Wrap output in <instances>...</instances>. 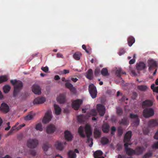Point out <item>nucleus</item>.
<instances>
[{"mask_svg": "<svg viewBox=\"0 0 158 158\" xmlns=\"http://www.w3.org/2000/svg\"><path fill=\"white\" fill-rule=\"evenodd\" d=\"M101 74L103 76H106L109 75L108 70L106 68H103L101 71Z\"/></svg>", "mask_w": 158, "mask_h": 158, "instance_id": "nucleus-33", "label": "nucleus"}, {"mask_svg": "<svg viewBox=\"0 0 158 158\" xmlns=\"http://www.w3.org/2000/svg\"><path fill=\"white\" fill-rule=\"evenodd\" d=\"M152 156V153L151 152L146 153L143 156V158H149Z\"/></svg>", "mask_w": 158, "mask_h": 158, "instance_id": "nucleus-41", "label": "nucleus"}, {"mask_svg": "<svg viewBox=\"0 0 158 158\" xmlns=\"http://www.w3.org/2000/svg\"><path fill=\"white\" fill-rule=\"evenodd\" d=\"M148 66L149 67V70L151 71L157 67V64L156 62L154 60H149L148 62Z\"/></svg>", "mask_w": 158, "mask_h": 158, "instance_id": "nucleus-11", "label": "nucleus"}, {"mask_svg": "<svg viewBox=\"0 0 158 158\" xmlns=\"http://www.w3.org/2000/svg\"><path fill=\"white\" fill-rule=\"evenodd\" d=\"M101 142L103 144H106L108 143L109 140L107 138L104 137L102 138Z\"/></svg>", "mask_w": 158, "mask_h": 158, "instance_id": "nucleus-36", "label": "nucleus"}, {"mask_svg": "<svg viewBox=\"0 0 158 158\" xmlns=\"http://www.w3.org/2000/svg\"><path fill=\"white\" fill-rule=\"evenodd\" d=\"M85 130L87 138V142L88 143L91 142V143L89 145V146L91 147L93 145V142L92 139L90 138V136L92 133L90 126L88 124L86 125L85 127Z\"/></svg>", "mask_w": 158, "mask_h": 158, "instance_id": "nucleus-3", "label": "nucleus"}, {"mask_svg": "<svg viewBox=\"0 0 158 158\" xmlns=\"http://www.w3.org/2000/svg\"><path fill=\"white\" fill-rule=\"evenodd\" d=\"M7 125H8V127H6L5 128V130L6 131H8V130H9L10 129V122H8L7 123Z\"/></svg>", "mask_w": 158, "mask_h": 158, "instance_id": "nucleus-59", "label": "nucleus"}, {"mask_svg": "<svg viewBox=\"0 0 158 158\" xmlns=\"http://www.w3.org/2000/svg\"><path fill=\"white\" fill-rule=\"evenodd\" d=\"M143 132L144 134L145 135H147L149 133V130L148 129H146L145 130H143Z\"/></svg>", "mask_w": 158, "mask_h": 158, "instance_id": "nucleus-63", "label": "nucleus"}, {"mask_svg": "<svg viewBox=\"0 0 158 158\" xmlns=\"http://www.w3.org/2000/svg\"><path fill=\"white\" fill-rule=\"evenodd\" d=\"M128 100V99L126 98L125 96H123L120 100L121 102H124L125 100Z\"/></svg>", "mask_w": 158, "mask_h": 158, "instance_id": "nucleus-56", "label": "nucleus"}, {"mask_svg": "<svg viewBox=\"0 0 158 158\" xmlns=\"http://www.w3.org/2000/svg\"><path fill=\"white\" fill-rule=\"evenodd\" d=\"M35 129L37 130L42 131L43 130V129L42 128V125L40 123L37 124L36 126Z\"/></svg>", "mask_w": 158, "mask_h": 158, "instance_id": "nucleus-42", "label": "nucleus"}, {"mask_svg": "<svg viewBox=\"0 0 158 158\" xmlns=\"http://www.w3.org/2000/svg\"><path fill=\"white\" fill-rule=\"evenodd\" d=\"M65 86L66 87L69 89L72 93L73 94L75 93L76 92V89L72 84L69 82H67L65 83Z\"/></svg>", "mask_w": 158, "mask_h": 158, "instance_id": "nucleus-17", "label": "nucleus"}, {"mask_svg": "<svg viewBox=\"0 0 158 158\" xmlns=\"http://www.w3.org/2000/svg\"><path fill=\"white\" fill-rule=\"evenodd\" d=\"M154 139L158 140V130L155 133L154 136Z\"/></svg>", "mask_w": 158, "mask_h": 158, "instance_id": "nucleus-55", "label": "nucleus"}, {"mask_svg": "<svg viewBox=\"0 0 158 158\" xmlns=\"http://www.w3.org/2000/svg\"><path fill=\"white\" fill-rule=\"evenodd\" d=\"M50 146L48 143H47L44 144L43 148L44 151H47Z\"/></svg>", "mask_w": 158, "mask_h": 158, "instance_id": "nucleus-43", "label": "nucleus"}, {"mask_svg": "<svg viewBox=\"0 0 158 158\" xmlns=\"http://www.w3.org/2000/svg\"><path fill=\"white\" fill-rule=\"evenodd\" d=\"M82 103V101L80 99H77L74 101L72 103V106L75 110H78Z\"/></svg>", "mask_w": 158, "mask_h": 158, "instance_id": "nucleus-9", "label": "nucleus"}, {"mask_svg": "<svg viewBox=\"0 0 158 158\" xmlns=\"http://www.w3.org/2000/svg\"><path fill=\"white\" fill-rule=\"evenodd\" d=\"M148 126L150 128H153L158 126V120L151 119L148 122Z\"/></svg>", "mask_w": 158, "mask_h": 158, "instance_id": "nucleus-13", "label": "nucleus"}, {"mask_svg": "<svg viewBox=\"0 0 158 158\" xmlns=\"http://www.w3.org/2000/svg\"><path fill=\"white\" fill-rule=\"evenodd\" d=\"M11 84L14 86L13 96L14 97H17L20 94V91L22 89L23 84L22 81L16 80H12L10 81Z\"/></svg>", "mask_w": 158, "mask_h": 158, "instance_id": "nucleus-2", "label": "nucleus"}, {"mask_svg": "<svg viewBox=\"0 0 158 158\" xmlns=\"http://www.w3.org/2000/svg\"><path fill=\"white\" fill-rule=\"evenodd\" d=\"M102 152L100 150L96 151L93 154L94 158H105L102 156Z\"/></svg>", "mask_w": 158, "mask_h": 158, "instance_id": "nucleus-18", "label": "nucleus"}, {"mask_svg": "<svg viewBox=\"0 0 158 158\" xmlns=\"http://www.w3.org/2000/svg\"><path fill=\"white\" fill-rule=\"evenodd\" d=\"M100 72V69L99 68H96L94 71V75L96 76H97L98 75L99 73Z\"/></svg>", "mask_w": 158, "mask_h": 158, "instance_id": "nucleus-50", "label": "nucleus"}, {"mask_svg": "<svg viewBox=\"0 0 158 158\" xmlns=\"http://www.w3.org/2000/svg\"><path fill=\"white\" fill-rule=\"evenodd\" d=\"M137 89L141 91L145 92L148 89V88L146 85H138L137 86Z\"/></svg>", "mask_w": 158, "mask_h": 158, "instance_id": "nucleus-29", "label": "nucleus"}, {"mask_svg": "<svg viewBox=\"0 0 158 158\" xmlns=\"http://www.w3.org/2000/svg\"><path fill=\"white\" fill-rule=\"evenodd\" d=\"M33 118V115L31 114H28L24 117L25 120L28 121L32 119Z\"/></svg>", "mask_w": 158, "mask_h": 158, "instance_id": "nucleus-38", "label": "nucleus"}, {"mask_svg": "<svg viewBox=\"0 0 158 158\" xmlns=\"http://www.w3.org/2000/svg\"><path fill=\"white\" fill-rule=\"evenodd\" d=\"M118 158H126V156L125 155H121L119 154L118 155Z\"/></svg>", "mask_w": 158, "mask_h": 158, "instance_id": "nucleus-64", "label": "nucleus"}, {"mask_svg": "<svg viewBox=\"0 0 158 158\" xmlns=\"http://www.w3.org/2000/svg\"><path fill=\"white\" fill-rule=\"evenodd\" d=\"M97 112L95 110L93 109L91 111L90 114L93 116H96L97 115Z\"/></svg>", "mask_w": 158, "mask_h": 158, "instance_id": "nucleus-49", "label": "nucleus"}, {"mask_svg": "<svg viewBox=\"0 0 158 158\" xmlns=\"http://www.w3.org/2000/svg\"><path fill=\"white\" fill-rule=\"evenodd\" d=\"M94 134L95 137L99 138L101 136V131L98 128H95L94 130Z\"/></svg>", "mask_w": 158, "mask_h": 158, "instance_id": "nucleus-31", "label": "nucleus"}, {"mask_svg": "<svg viewBox=\"0 0 158 158\" xmlns=\"http://www.w3.org/2000/svg\"><path fill=\"white\" fill-rule=\"evenodd\" d=\"M0 110L2 111L7 113L9 110V107L7 104L5 103H2L1 104Z\"/></svg>", "mask_w": 158, "mask_h": 158, "instance_id": "nucleus-16", "label": "nucleus"}, {"mask_svg": "<svg viewBox=\"0 0 158 158\" xmlns=\"http://www.w3.org/2000/svg\"><path fill=\"white\" fill-rule=\"evenodd\" d=\"M146 68V65L145 63L143 62H139L136 64V68L138 70H142Z\"/></svg>", "mask_w": 158, "mask_h": 158, "instance_id": "nucleus-23", "label": "nucleus"}, {"mask_svg": "<svg viewBox=\"0 0 158 158\" xmlns=\"http://www.w3.org/2000/svg\"><path fill=\"white\" fill-rule=\"evenodd\" d=\"M52 118V112L50 110H48L45 114L42 120L44 124L48 123L51 120Z\"/></svg>", "mask_w": 158, "mask_h": 158, "instance_id": "nucleus-7", "label": "nucleus"}, {"mask_svg": "<svg viewBox=\"0 0 158 158\" xmlns=\"http://www.w3.org/2000/svg\"><path fill=\"white\" fill-rule=\"evenodd\" d=\"M23 137V135L22 134H20L18 135L17 138L21 140V139H22Z\"/></svg>", "mask_w": 158, "mask_h": 158, "instance_id": "nucleus-62", "label": "nucleus"}, {"mask_svg": "<svg viewBox=\"0 0 158 158\" xmlns=\"http://www.w3.org/2000/svg\"><path fill=\"white\" fill-rule=\"evenodd\" d=\"M144 150V148L143 147H138L136 148L134 151L135 155H140L142 154Z\"/></svg>", "mask_w": 158, "mask_h": 158, "instance_id": "nucleus-22", "label": "nucleus"}, {"mask_svg": "<svg viewBox=\"0 0 158 158\" xmlns=\"http://www.w3.org/2000/svg\"><path fill=\"white\" fill-rule=\"evenodd\" d=\"M131 136V131H128L126 132L124 137L123 140L124 142H126L124 144L125 152L127 155L130 156H131L133 155H135V152L134 150L128 147V146L131 145V144L128 143L127 142H129L130 141Z\"/></svg>", "mask_w": 158, "mask_h": 158, "instance_id": "nucleus-1", "label": "nucleus"}, {"mask_svg": "<svg viewBox=\"0 0 158 158\" xmlns=\"http://www.w3.org/2000/svg\"><path fill=\"white\" fill-rule=\"evenodd\" d=\"M64 137L65 139L68 141H71L73 137L70 132L68 131H65Z\"/></svg>", "mask_w": 158, "mask_h": 158, "instance_id": "nucleus-19", "label": "nucleus"}, {"mask_svg": "<svg viewBox=\"0 0 158 158\" xmlns=\"http://www.w3.org/2000/svg\"><path fill=\"white\" fill-rule=\"evenodd\" d=\"M97 109L99 115L103 116L105 112V109L104 106L101 104H98L97 105Z\"/></svg>", "mask_w": 158, "mask_h": 158, "instance_id": "nucleus-10", "label": "nucleus"}, {"mask_svg": "<svg viewBox=\"0 0 158 158\" xmlns=\"http://www.w3.org/2000/svg\"><path fill=\"white\" fill-rule=\"evenodd\" d=\"M81 54L79 52H76L73 55V57L76 60H78L80 59Z\"/></svg>", "mask_w": 158, "mask_h": 158, "instance_id": "nucleus-34", "label": "nucleus"}, {"mask_svg": "<svg viewBox=\"0 0 158 158\" xmlns=\"http://www.w3.org/2000/svg\"><path fill=\"white\" fill-rule=\"evenodd\" d=\"M41 69L44 72H47L48 70V68L47 67H42L41 68Z\"/></svg>", "mask_w": 158, "mask_h": 158, "instance_id": "nucleus-54", "label": "nucleus"}, {"mask_svg": "<svg viewBox=\"0 0 158 158\" xmlns=\"http://www.w3.org/2000/svg\"><path fill=\"white\" fill-rule=\"evenodd\" d=\"M135 59H132L131 60L129 61V63L130 64H132L135 63Z\"/></svg>", "mask_w": 158, "mask_h": 158, "instance_id": "nucleus-61", "label": "nucleus"}, {"mask_svg": "<svg viewBox=\"0 0 158 158\" xmlns=\"http://www.w3.org/2000/svg\"><path fill=\"white\" fill-rule=\"evenodd\" d=\"M57 57L58 58H63V55L60 52H58L57 54Z\"/></svg>", "mask_w": 158, "mask_h": 158, "instance_id": "nucleus-60", "label": "nucleus"}, {"mask_svg": "<svg viewBox=\"0 0 158 158\" xmlns=\"http://www.w3.org/2000/svg\"><path fill=\"white\" fill-rule=\"evenodd\" d=\"M153 105V102L152 100L147 99L142 103V107L143 109L146 108H151Z\"/></svg>", "mask_w": 158, "mask_h": 158, "instance_id": "nucleus-8", "label": "nucleus"}, {"mask_svg": "<svg viewBox=\"0 0 158 158\" xmlns=\"http://www.w3.org/2000/svg\"><path fill=\"white\" fill-rule=\"evenodd\" d=\"M32 91L36 94L40 95L41 93V88L40 86L34 84L32 86Z\"/></svg>", "mask_w": 158, "mask_h": 158, "instance_id": "nucleus-14", "label": "nucleus"}, {"mask_svg": "<svg viewBox=\"0 0 158 158\" xmlns=\"http://www.w3.org/2000/svg\"><path fill=\"white\" fill-rule=\"evenodd\" d=\"M110 126L106 123H104L102 126V130L105 133H107L109 131Z\"/></svg>", "mask_w": 158, "mask_h": 158, "instance_id": "nucleus-27", "label": "nucleus"}, {"mask_svg": "<svg viewBox=\"0 0 158 158\" xmlns=\"http://www.w3.org/2000/svg\"><path fill=\"white\" fill-rule=\"evenodd\" d=\"M57 101L60 103H63L65 101V96L63 94H61L57 98Z\"/></svg>", "mask_w": 158, "mask_h": 158, "instance_id": "nucleus-20", "label": "nucleus"}, {"mask_svg": "<svg viewBox=\"0 0 158 158\" xmlns=\"http://www.w3.org/2000/svg\"><path fill=\"white\" fill-rule=\"evenodd\" d=\"M139 123V118L136 119H135L133 121V126L134 127H137L138 126Z\"/></svg>", "mask_w": 158, "mask_h": 158, "instance_id": "nucleus-40", "label": "nucleus"}, {"mask_svg": "<svg viewBox=\"0 0 158 158\" xmlns=\"http://www.w3.org/2000/svg\"><path fill=\"white\" fill-rule=\"evenodd\" d=\"M86 77L88 79L92 80L93 79V72L91 69H89L86 73Z\"/></svg>", "mask_w": 158, "mask_h": 158, "instance_id": "nucleus-24", "label": "nucleus"}, {"mask_svg": "<svg viewBox=\"0 0 158 158\" xmlns=\"http://www.w3.org/2000/svg\"><path fill=\"white\" fill-rule=\"evenodd\" d=\"M77 120L79 122L82 123L84 121L83 115H80L77 117Z\"/></svg>", "mask_w": 158, "mask_h": 158, "instance_id": "nucleus-44", "label": "nucleus"}, {"mask_svg": "<svg viewBox=\"0 0 158 158\" xmlns=\"http://www.w3.org/2000/svg\"><path fill=\"white\" fill-rule=\"evenodd\" d=\"M30 154L33 156H35L36 155V152L35 150H32L30 152Z\"/></svg>", "mask_w": 158, "mask_h": 158, "instance_id": "nucleus-58", "label": "nucleus"}, {"mask_svg": "<svg viewBox=\"0 0 158 158\" xmlns=\"http://www.w3.org/2000/svg\"><path fill=\"white\" fill-rule=\"evenodd\" d=\"M54 107L55 111V114L56 115H59L61 112V109L58 105L54 104Z\"/></svg>", "mask_w": 158, "mask_h": 158, "instance_id": "nucleus-25", "label": "nucleus"}, {"mask_svg": "<svg viewBox=\"0 0 158 158\" xmlns=\"http://www.w3.org/2000/svg\"><path fill=\"white\" fill-rule=\"evenodd\" d=\"M135 39L133 37L131 36H130L127 39V42L128 45L131 47L135 43Z\"/></svg>", "mask_w": 158, "mask_h": 158, "instance_id": "nucleus-26", "label": "nucleus"}, {"mask_svg": "<svg viewBox=\"0 0 158 158\" xmlns=\"http://www.w3.org/2000/svg\"><path fill=\"white\" fill-rule=\"evenodd\" d=\"M152 148H158V141L154 143L152 146Z\"/></svg>", "mask_w": 158, "mask_h": 158, "instance_id": "nucleus-53", "label": "nucleus"}, {"mask_svg": "<svg viewBox=\"0 0 158 158\" xmlns=\"http://www.w3.org/2000/svg\"><path fill=\"white\" fill-rule=\"evenodd\" d=\"M10 89V87L8 85H5L3 88V91L5 93H8Z\"/></svg>", "mask_w": 158, "mask_h": 158, "instance_id": "nucleus-35", "label": "nucleus"}, {"mask_svg": "<svg viewBox=\"0 0 158 158\" xmlns=\"http://www.w3.org/2000/svg\"><path fill=\"white\" fill-rule=\"evenodd\" d=\"M89 91L93 98H94L96 97L97 91L96 87L93 84H90L89 85Z\"/></svg>", "mask_w": 158, "mask_h": 158, "instance_id": "nucleus-6", "label": "nucleus"}, {"mask_svg": "<svg viewBox=\"0 0 158 158\" xmlns=\"http://www.w3.org/2000/svg\"><path fill=\"white\" fill-rule=\"evenodd\" d=\"M120 124L124 125H127L129 124V121L127 117H124L120 122Z\"/></svg>", "mask_w": 158, "mask_h": 158, "instance_id": "nucleus-32", "label": "nucleus"}, {"mask_svg": "<svg viewBox=\"0 0 158 158\" xmlns=\"http://www.w3.org/2000/svg\"><path fill=\"white\" fill-rule=\"evenodd\" d=\"M69 72V70L64 69L62 72V74H65L67 73H68Z\"/></svg>", "mask_w": 158, "mask_h": 158, "instance_id": "nucleus-57", "label": "nucleus"}, {"mask_svg": "<svg viewBox=\"0 0 158 158\" xmlns=\"http://www.w3.org/2000/svg\"><path fill=\"white\" fill-rule=\"evenodd\" d=\"M143 109L142 114L144 118H149L154 115V110L152 108H146Z\"/></svg>", "mask_w": 158, "mask_h": 158, "instance_id": "nucleus-4", "label": "nucleus"}, {"mask_svg": "<svg viewBox=\"0 0 158 158\" xmlns=\"http://www.w3.org/2000/svg\"><path fill=\"white\" fill-rule=\"evenodd\" d=\"M83 130V127L81 126L78 128V132L80 136L81 137L84 138L85 137V135L84 133Z\"/></svg>", "mask_w": 158, "mask_h": 158, "instance_id": "nucleus-28", "label": "nucleus"}, {"mask_svg": "<svg viewBox=\"0 0 158 158\" xmlns=\"http://www.w3.org/2000/svg\"><path fill=\"white\" fill-rule=\"evenodd\" d=\"M125 52V51L124 49L123 48H121L119 49V55L120 56H121L122 55L124 54Z\"/></svg>", "mask_w": 158, "mask_h": 158, "instance_id": "nucleus-51", "label": "nucleus"}, {"mask_svg": "<svg viewBox=\"0 0 158 158\" xmlns=\"http://www.w3.org/2000/svg\"><path fill=\"white\" fill-rule=\"evenodd\" d=\"M69 158H76L77 155L72 150H70L68 153Z\"/></svg>", "mask_w": 158, "mask_h": 158, "instance_id": "nucleus-30", "label": "nucleus"}, {"mask_svg": "<svg viewBox=\"0 0 158 158\" xmlns=\"http://www.w3.org/2000/svg\"><path fill=\"white\" fill-rule=\"evenodd\" d=\"M45 98L43 97H38L35 98L34 101V104H38L44 103L45 101Z\"/></svg>", "mask_w": 158, "mask_h": 158, "instance_id": "nucleus-15", "label": "nucleus"}, {"mask_svg": "<svg viewBox=\"0 0 158 158\" xmlns=\"http://www.w3.org/2000/svg\"><path fill=\"white\" fill-rule=\"evenodd\" d=\"M39 143L38 140L36 139H30L27 141V145L28 147L31 148H36Z\"/></svg>", "mask_w": 158, "mask_h": 158, "instance_id": "nucleus-5", "label": "nucleus"}, {"mask_svg": "<svg viewBox=\"0 0 158 158\" xmlns=\"http://www.w3.org/2000/svg\"><path fill=\"white\" fill-rule=\"evenodd\" d=\"M130 118L131 119H135L139 118L138 116L137 115L135 114L132 113L130 114Z\"/></svg>", "mask_w": 158, "mask_h": 158, "instance_id": "nucleus-46", "label": "nucleus"}, {"mask_svg": "<svg viewBox=\"0 0 158 158\" xmlns=\"http://www.w3.org/2000/svg\"><path fill=\"white\" fill-rule=\"evenodd\" d=\"M117 131L119 136H121L123 134V129L121 127H119Z\"/></svg>", "mask_w": 158, "mask_h": 158, "instance_id": "nucleus-45", "label": "nucleus"}, {"mask_svg": "<svg viewBox=\"0 0 158 158\" xmlns=\"http://www.w3.org/2000/svg\"><path fill=\"white\" fill-rule=\"evenodd\" d=\"M55 130L56 127L54 125H50L47 127L46 132L48 133H53L55 131Z\"/></svg>", "mask_w": 158, "mask_h": 158, "instance_id": "nucleus-21", "label": "nucleus"}, {"mask_svg": "<svg viewBox=\"0 0 158 158\" xmlns=\"http://www.w3.org/2000/svg\"><path fill=\"white\" fill-rule=\"evenodd\" d=\"M18 129H19V127H16L15 126L12 127L10 131L9 132V134H11L13 132V131H15L16 129H17V130H18Z\"/></svg>", "mask_w": 158, "mask_h": 158, "instance_id": "nucleus-52", "label": "nucleus"}, {"mask_svg": "<svg viewBox=\"0 0 158 158\" xmlns=\"http://www.w3.org/2000/svg\"><path fill=\"white\" fill-rule=\"evenodd\" d=\"M66 144V142H57L55 144L56 149L60 151H62Z\"/></svg>", "mask_w": 158, "mask_h": 158, "instance_id": "nucleus-12", "label": "nucleus"}, {"mask_svg": "<svg viewBox=\"0 0 158 158\" xmlns=\"http://www.w3.org/2000/svg\"><path fill=\"white\" fill-rule=\"evenodd\" d=\"M7 80L8 78L6 76H1L0 77V83L6 81Z\"/></svg>", "mask_w": 158, "mask_h": 158, "instance_id": "nucleus-39", "label": "nucleus"}, {"mask_svg": "<svg viewBox=\"0 0 158 158\" xmlns=\"http://www.w3.org/2000/svg\"><path fill=\"white\" fill-rule=\"evenodd\" d=\"M117 113L118 115L121 116L123 113L122 109L120 108H117Z\"/></svg>", "mask_w": 158, "mask_h": 158, "instance_id": "nucleus-47", "label": "nucleus"}, {"mask_svg": "<svg viewBox=\"0 0 158 158\" xmlns=\"http://www.w3.org/2000/svg\"><path fill=\"white\" fill-rule=\"evenodd\" d=\"M82 48L85 50V52L89 53V51L90 50V49L89 48H86L85 45L83 44L82 45Z\"/></svg>", "mask_w": 158, "mask_h": 158, "instance_id": "nucleus-48", "label": "nucleus"}, {"mask_svg": "<svg viewBox=\"0 0 158 158\" xmlns=\"http://www.w3.org/2000/svg\"><path fill=\"white\" fill-rule=\"evenodd\" d=\"M122 72V69H119L117 70L115 72V74L117 77L122 79V78L121 76V73Z\"/></svg>", "mask_w": 158, "mask_h": 158, "instance_id": "nucleus-37", "label": "nucleus"}]
</instances>
